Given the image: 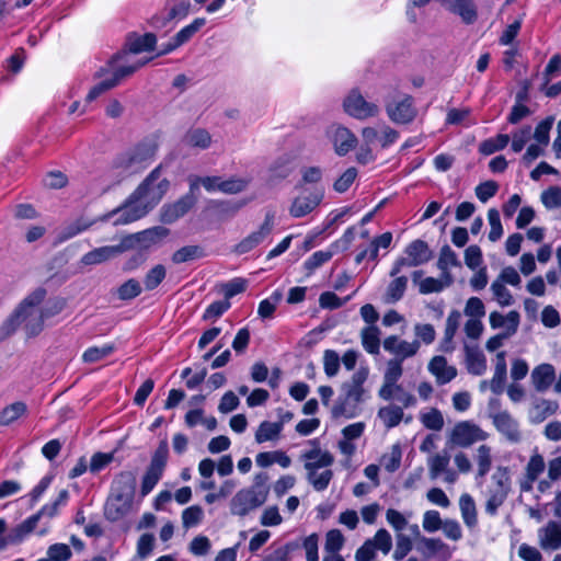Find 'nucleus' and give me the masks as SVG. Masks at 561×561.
I'll return each instance as SVG.
<instances>
[{
  "label": "nucleus",
  "instance_id": "b1692460",
  "mask_svg": "<svg viewBox=\"0 0 561 561\" xmlns=\"http://www.w3.org/2000/svg\"><path fill=\"white\" fill-rule=\"evenodd\" d=\"M383 348L398 356V359H404L415 355L420 348V342L400 341L398 336L391 335L385 339Z\"/></svg>",
  "mask_w": 561,
  "mask_h": 561
},
{
  "label": "nucleus",
  "instance_id": "5701e85b",
  "mask_svg": "<svg viewBox=\"0 0 561 561\" xmlns=\"http://www.w3.org/2000/svg\"><path fill=\"white\" fill-rule=\"evenodd\" d=\"M428 371L436 378L437 385H446L457 376V368L449 366L444 356H434L428 363Z\"/></svg>",
  "mask_w": 561,
  "mask_h": 561
},
{
  "label": "nucleus",
  "instance_id": "5fc2aeb1",
  "mask_svg": "<svg viewBox=\"0 0 561 561\" xmlns=\"http://www.w3.org/2000/svg\"><path fill=\"white\" fill-rule=\"evenodd\" d=\"M167 271L162 264L153 266L146 274L144 283L147 290L156 289L165 278Z\"/></svg>",
  "mask_w": 561,
  "mask_h": 561
},
{
  "label": "nucleus",
  "instance_id": "338daca9",
  "mask_svg": "<svg viewBox=\"0 0 561 561\" xmlns=\"http://www.w3.org/2000/svg\"><path fill=\"white\" fill-rule=\"evenodd\" d=\"M423 425L433 431H440L444 426V419L439 410L432 409L430 412L421 415Z\"/></svg>",
  "mask_w": 561,
  "mask_h": 561
},
{
  "label": "nucleus",
  "instance_id": "6ab92c4d",
  "mask_svg": "<svg viewBox=\"0 0 561 561\" xmlns=\"http://www.w3.org/2000/svg\"><path fill=\"white\" fill-rule=\"evenodd\" d=\"M416 108L413 105L412 96L408 95L394 105L387 106L389 118L396 124L411 123L416 116Z\"/></svg>",
  "mask_w": 561,
  "mask_h": 561
},
{
  "label": "nucleus",
  "instance_id": "bf43d9fd",
  "mask_svg": "<svg viewBox=\"0 0 561 561\" xmlns=\"http://www.w3.org/2000/svg\"><path fill=\"white\" fill-rule=\"evenodd\" d=\"M352 295L345 297L344 299L340 298L333 291H324L319 297V305L323 309H339L344 306L350 299Z\"/></svg>",
  "mask_w": 561,
  "mask_h": 561
},
{
  "label": "nucleus",
  "instance_id": "2f4dec72",
  "mask_svg": "<svg viewBox=\"0 0 561 561\" xmlns=\"http://www.w3.org/2000/svg\"><path fill=\"white\" fill-rule=\"evenodd\" d=\"M540 546L543 549L558 550L561 548V524L550 522L540 531Z\"/></svg>",
  "mask_w": 561,
  "mask_h": 561
},
{
  "label": "nucleus",
  "instance_id": "58836bf2",
  "mask_svg": "<svg viewBox=\"0 0 561 561\" xmlns=\"http://www.w3.org/2000/svg\"><path fill=\"white\" fill-rule=\"evenodd\" d=\"M474 460L478 466L476 479H483L492 467V449L488 445H480L477 449Z\"/></svg>",
  "mask_w": 561,
  "mask_h": 561
},
{
  "label": "nucleus",
  "instance_id": "c9c22d12",
  "mask_svg": "<svg viewBox=\"0 0 561 561\" xmlns=\"http://www.w3.org/2000/svg\"><path fill=\"white\" fill-rule=\"evenodd\" d=\"M403 416V408L396 404H389L378 410V417L388 430L398 426Z\"/></svg>",
  "mask_w": 561,
  "mask_h": 561
},
{
  "label": "nucleus",
  "instance_id": "f257e3e1",
  "mask_svg": "<svg viewBox=\"0 0 561 561\" xmlns=\"http://www.w3.org/2000/svg\"><path fill=\"white\" fill-rule=\"evenodd\" d=\"M160 175L161 165H158L138 185L124 205L112 213V215H119L114 221L115 225H125L142 218L162 199L170 187V182L162 179L154 184Z\"/></svg>",
  "mask_w": 561,
  "mask_h": 561
},
{
  "label": "nucleus",
  "instance_id": "4c0bfd02",
  "mask_svg": "<svg viewBox=\"0 0 561 561\" xmlns=\"http://www.w3.org/2000/svg\"><path fill=\"white\" fill-rule=\"evenodd\" d=\"M337 252V242L331 244L330 249L314 252L304 264L308 274L313 273L317 268L329 262Z\"/></svg>",
  "mask_w": 561,
  "mask_h": 561
},
{
  "label": "nucleus",
  "instance_id": "6e6d98bb",
  "mask_svg": "<svg viewBox=\"0 0 561 561\" xmlns=\"http://www.w3.org/2000/svg\"><path fill=\"white\" fill-rule=\"evenodd\" d=\"M204 517V511L199 505H192L182 512V525L185 529L198 525Z\"/></svg>",
  "mask_w": 561,
  "mask_h": 561
},
{
  "label": "nucleus",
  "instance_id": "680f3d73",
  "mask_svg": "<svg viewBox=\"0 0 561 561\" xmlns=\"http://www.w3.org/2000/svg\"><path fill=\"white\" fill-rule=\"evenodd\" d=\"M553 122L554 118L552 116H548L537 125L534 138L538 141V144L543 146L549 144L550 130L552 128Z\"/></svg>",
  "mask_w": 561,
  "mask_h": 561
},
{
  "label": "nucleus",
  "instance_id": "9d476101",
  "mask_svg": "<svg viewBox=\"0 0 561 561\" xmlns=\"http://www.w3.org/2000/svg\"><path fill=\"white\" fill-rule=\"evenodd\" d=\"M489 434L480 426L470 422L462 421L457 423L450 432L449 443L454 446L467 448L476 442L485 440Z\"/></svg>",
  "mask_w": 561,
  "mask_h": 561
},
{
  "label": "nucleus",
  "instance_id": "c85d7f7f",
  "mask_svg": "<svg viewBox=\"0 0 561 561\" xmlns=\"http://www.w3.org/2000/svg\"><path fill=\"white\" fill-rule=\"evenodd\" d=\"M156 44L157 37L153 33H146L144 35L131 33L128 35L126 41V46L128 47L129 51L134 54L153 50Z\"/></svg>",
  "mask_w": 561,
  "mask_h": 561
},
{
  "label": "nucleus",
  "instance_id": "ddd939ff",
  "mask_svg": "<svg viewBox=\"0 0 561 561\" xmlns=\"http://www.w3.org/2000/svg\"><path fill=\"white\" fill-rule=\"evenodd\" d=\"M275 215L272 211H267L263 224L256 231H253L248 237L242 239L238 244L234 245V253L241 255L252 251L254 248L260 245L273 231Z\"/></svg>",
  "mask_w": 561,
  "mask_h": 561
},
{
  "label": "nucleus",
  "instance_id": "774afa93",
  "mask_svg": "<svg viewBox=\"0 0 561 561\" xmlns=\"http://www.w3.org/2000/svg\"><path fill=\"white\" fill-rule=\"evenodd\" d=\"M541 202L549 209L561 207V188L559 186H551L543 191Z\"/></svg>",
  "mask_w": 561,
  "mask_h": 561
},
{
  "label": "nucleus",
  "instance_id": "a18cd8bd",
  "mask_svg": "<svg viewBox=\"0 0 561 561\" xmlns=\"http://www.w3.org/2000/svg\"><path fill=\"white\" fill-rule=\"evenodd\" d=\"M394 279L390 282L387 287L386 297L388 302H397L399 301L407 289L408 286V277L407 276H393Z\"/></svg>",
  "mask_w": 561,
  "mask_h": 561
},
{
  "label": "nucleus",
  "instance_id": "f3484780",
  "mask_svg": "<svg viewBox=\"0 0 561 561\" xmlns=\"http://www.w3.org/2000/svg\"><path fill=\"white\" fill-rule=\"evenodd\" d=\"M134 499L112 492L104 506V515L110 522H117L126 516L133 506Z\"/></svg>",
  "mask_w": 561,
  "mask_h": 561
},
{
  "label": "nucleus",
  "instance_id": "c756f323",
  "mask_svg": "<svg viewBox=\"0 0 561 561\" xmlns=\"http://www.w3.org/2000/svg\"><path fill=\"white\" fill-rule=\"evenodd\" d=\"M450 266H460V262L457 254L448 244H446L440 249L437 267L440 271L443 278L447 279V284L454 283L453 275L449 272Z\"/></svg>",
  "mask_w": 561,
  "mask_h": 561
},
{
  "label": "nucleus",
  "instance_id": "aec40b11",
  "mask_svg": "<svg viewBox=\"0 0 561 561\" xmlns=\"http://www.w3.org/2000/svg\"><path fill=\"white\" fill-rule=\"evenodd\" d=\"M168 14L165 16H153L150 21L151 26L160 28L174 19L185 18L191 9L188 0H169L167 2Z\"/></svg>",
  "mask_w": 561,
  "mask_h": 561
},
{
  "label": "nucleus",
  "instance_id": "4468645a",
  "mask_svg": "<svg viewBox=\"0 0 561 561\" xmlns=\"http://www.w3.org/2000/svg\"><path fill=\"white\" fill-rule=\"evenodd\" d=\"M344 110L351 116L357 119H366L374 117L379 113V107L371 102H368L358 92H351L344 100Z\"/></svg>",
  "mask_w": 561,
  "mask_h": 561
},
{
  "label": "nucleus",
  "instance_id": "49530a36",
  "mask_svg": "<svg viewBox=\"0 0 561 561\" xmlns=\"http://www.w3.org/2000/svg\"><path fill=\"white\" fill-rule=\"evenodd\" d=\"M206 24V20L204 18L195 19L191 24L184 26L180 30L173 38L176 41L175 44L180 46L187 43L204 25Z\"/></svg>",
  "mask_w": 561,
  "mask_h": 561
},
{
  "label": "nucleus",
  "instance_id": "1a4fd4ad",
  "mask_svg": "<svg viewBox=\"0 0 561 561\" xmlns=\"http://www.w3.org/2000/svg\"><path fill=\"white\" fill-rule=\"evenodd\" d=\"M407 257H399L390 271V276L398 275L405 266L414 267L428 262L432 259V252L428 244L421 240H414L405 248Z\"/></svg>",
  "mask_w": 561,
  "mask_h": 561
},
{
  "label": "nucleus",
  "instance_id": "72a5a7b5",
  "mask_svg": "<svg viewBox=\"0 0 561 561\" xmlns=\"http://www.w3.org/2000/svg\"><path fill=\"white\" fill-rule=\"evenodd\" d=\"M461 314L457 310H453L446 320V327L444 332V339L440 342V351L450 353L454 350V336L458 330Z\"/></svg>",
  "mask_w": 561,
  "mask_h": 561
},
{
  "label": "nucleus",
  "instance_id": "603ef678",
  "mask_svg": "<svg viewBox=\"0 0 561 561\" xmlns=\"http://www.w3.org/2000/svg\"><path fill=\"white\" fill-rule=\"evenodd\" d=\"M24 307H16L10 317L0 327V342L9 339L21 325L19 317Z\"/></svg>",
  "mask_w": 561,
  "mask_h": 561
},
{
  "label": "nucleus",
  "instance_id": "393cba45",
  "mask_svg": "<svg viewBox=\"0 0 561 561\" xmlns=\"http://www.w3.org/2000/svg\"><path fill=\"white\" fill-rule=\"evenodd\" d=\"M556 379V370L551 364L543 363L531 371V382L538 392L547 391Z\"/></svg>",
  "mask_w": 561,
  "mask_h": 561
},
{
  "label": "nucleus",
  "instance_id": "a878e982",
  "mask_svg": "<svg viewBox=\"0 0 561 561\" xmlns=\"http://www.w3.org/2000/svg\"><path fill=\"white\" fill-rule=\"evenodd\" d=\"M466 365L470 374L481 376L486 370V359L477 344L465 345Z\"/></svg>",
  "mask_w": 561,
  "mask_h": 561
},
{
  "label": "nucleus",
  "instance_id": "ea45409f",
  "mask_svg": "<svg viewBox=\"0 0 561 561\" xmlns=\"http://www.w3.org/2000/svg\"><path fill=\"white\" fill-rule=\"evenodd\" d=\"M184 141L190 147L207 149L211 144V136L206 129L194 128L185 134Z\"/></svg>",
  "mask_w": 561,
  "mask_h": 561
},
{
  "label": "nucleus",
  "instance_id": "4be33fe9",
  "mask_svg": "<svg viewBox=\"0 0 561 561\" xmlns=\"http://www.w3.org/2000/svg\"><path fill=\"white\" fill-rule=\"evenodd\" d=\"M440 2L447 10L459 15L466 24H472L478 19L473 0H440Z\"/></svg>",
  "mask_w": 561,
  "mask_h": 561
},
{
  "label": "nucleus",
  "instance_id": "79ce46f5",
  "mask_svg": "<svg viewBox=\"0 0 561 561\" xmlns=\"http://www.w3.org/2000/svg\"><path fill=\"white\" fill-rule=\"evenodd\" d=\"M459 506L461 511V516L463 518L465 524L468 527H473L477 525V508L476 503L471 495L462 494L459 499Z\"/></svg>",
  "mask_w": 561,
  "mask_h": 561
},
{
  "label": "nucleus",
  "instance_id": "412c9836",
  "mask_svg": "<svg viewBox=\"0 0 561 561\" xmlns=\"http://www.w3.org/2000/svg\"><path fill=\"white\" fill-rule=\"evenodd\" d=\"M330 138L339 156L347 154L357 144L356 136L348 128L343 126L332 127Z\"/></svg>",
  "mask_w": 561,
  "mask_h": 561
},
{
  "label": "nucleus",
  "instance_id": "a19ab883",
  "mask_svg": "<svg viewBox=\"0 0 561 561\" xmlns=\"http://www.w3.org/2000/svg\"><path fill=\"white\" fill-rule=\"evenodd\" d=\"M283 431V423L264 421L260 424L256 433L255 440L261 444L267 440H274L278 438Z\"/></svg>",
  "mask_w": 561,
  "mask_h": 561
},
{
  "label": "nucleus",
  "instance_id": "13d9d810",
  "mask_svg": "<svg viewBox=\"0 0 561 561\" xmlns=\"http://www.w3.org/2000/svg\"><path fill=\"white\" fill-rule=\"evenodd\" d=\"M451 284H447V279L426 277L419 283V290L421 294L427 295L432 293H439L444 288L449 287Z\"/></svg>",
  "mask_w": 561,
  "mask_h": 561
},
{
  "label": "nucleus",
  "instance_id": "864d4df0",
  "mask_svg": "<svg viewBox=\"0 0 561 561\" xmlns=\"http://www.w3.org/2000/svg\"><path fill=\"white\" fill-rule=\"evenodd\" d=\"M114 351V344H105L101 347L92 346L84 351L82 354V360L84 363H96L111 355Z\"/></svg>",
  "mask_w": 561,
  "mask_h": 561
},
{
  "label": "nucleus",
  "instance_id": "37998d69",
  "mask_svg": "<svg viewBox=\"0 0 561 561\" xmlns=\"http://www.w3.org/2000/svg\"><path fill=\"white\" fill-rule=\"evenodd\" d=\"M203 256H205V252L199 245H185L172 254V262L181 264Z\"/></svg>",
  "mask_w": 561,
  "mask_h": 561
},
{
  "label": "nucleus",
  "instance_id": "2eb2a0df",
  "mask_svg": "<svg viewBox=\"0 0 561 561\" xmlns=\"http://www.w3.org/2000/svg\"><path fill=\"white\" fill-rule=\"evenodd\" d=\"M490 417L497 432L508 442L516 444L522 440L518 422L507 411L491 413Z\"/></svg>",
  "mask_w": 561,
  "mask_h": 561
},
{
  "label": "nucleus",
  "instance_id": "0eeeda50",
  "mask_svg": "<svg viewBox=\"0 0 561 561\" xmlns=\"http://www.w3.org/2000/svg\"><path fill=\"white\" fill-rule=\"evenodd\" d=\"M140 241V233L124 237L119 244L95 248L85 253L80 262L83 265H98L107 262L124 252L131 250Z\"/></svg>",
  "mask_w": 561,
  "mask_h": 561
},
{
  "label": "nucleus",
  "instance_id": "09e8293b",
  "mask_svg": "<svg viewBox=\"0 0 561 561\" xmlns=\"http://www.w3.org/2000/svg\"><path fill=\"white\" fill-rule=\"evenodd\" d=\"M92 221L85 220L83 218H79L65 227L61 232L58 234V241L65 242L82 231L88 230L92 226Z\"/></svg>",
  "mask_w": 561,
  "mask_h": 561
},
{
  "label": "nucleus",
  "instance_id": "a211bd4d",
  "mask_svg": "<svg viewBox=\"0 0 561 561\" xmlns=\"http://www.w3.org/2000/svg\"><path fill=\"white\" fill-rule=\"evenodd\" d=\"M323 199V192L314 190L308 195L297 196L289 208V214L295 218H301L310 214Z\"/></svg>",
  "mask_w": 561,
  "mask_h": 561
},
{
  "label": "nucleus",
  "instance_id": "de8ad7c7",
  "mask_svg": "<svg viewBox=\"0 0 561 561\" xmlns=\"http://www.w3.org/2000/svg\"><path fill=\"white\" fill-rule=\"evenodd\" d=\"M510 142V136L500 134L494 138H489L480 144L479 151L482 154L490 156L499 150L504 149Z\"/></svg>",
  "mask_w": 561,
  "mask_h": 561
},
{
  "label": "nucleus",
  "instance_id": "c03bdc74",
  "mask_svg": "<svg viewBox=\"0 0 561 561\" xmlns=\"http://www.w3.org/2000/svg\"><path fill=\"white\" fill-rule=\"evenodd\" d=\"M559 409L557 401L539 399L534 403L533 411L535 413L534 420L536 422H542L548 416L553 415Z\"/></svg>",
  "mask_w": 561,
  "mask_h": 561
},
{
  "label": "nucleus",
  "instance_id": "20e7f679",
  "mask_svg": "<svg viewBox=\"0 0 561 561\" xmlns=\"http://www.w3.org/2000/svg\"><path fill=\"white\" fill-rule=\"evenodd\" d=\"M47 291L38 287L27 295L18 307H24L20 313L19 320L24 324V330L28 337L38 335L44 329V312L38 308L44 301Z\"/></svg>",
  "mask_w": 561,
  "mask_h": 561
},
{
  "label": "nucleus",
  "instance_id": "cd10ccee",
  "mask_svg": "<svg viewBox=\"0 0 561 561\" xmlns=\"http://www.w3.org/2000/svg\"><path fill=\"white\" fill-rule=\"evenodd\" d=\"M38 524V515H32L21 524L11 528L7 534V542H12L13 545L21 543L30 534H32Z\"/></svg>",
  "mask_w": 561,
  "mask_h": 561
},
{
  "label": "nucleus",
  "instance_id": "f03ea898",
  "mask_svg": "<svg viewBox=\"0 0 561 561\" xmlns=\"http://www.w3.org/2000/svg\"><path fill=\"white\" fill-rule=\"evenodd\" d=\"M368 377L367 368H359L348 381L341 385V393L331 408L332 419H354L360 411L365 400L364 383Z\"/></svg>",
  "mask_w": 561,
  "mask_h": 561
},
{
  "label": "nucleus",
  "instance_id": "f704fd0d",
  "mask_svg": "<svg viewBox=\"0 0 561 561\" xmlns=\"http://www.w3.org/2000/svg\"><path fill=\"white\" fill-rule=\"evenodd\" d=\"M362 344L369 354H379L380 348V330L376 325H369L362 330Z\"/></svg>",
  "mask_w": 561,
  "mask_h": 561
},
{
  "label": "nucleus",
  "instance_id": "dca6fc26",
  "mask_svg": "<svg viewBox=\"0 0 561 561\" xmlns=\"http://www.w3.org/2000/svg\"><path fill=\"white\" fill-rule=\"evenodd\" d=\"M196 201L197 198L195 195L185 194L176 202L163 205L161 208V221L168 225L173 224L179 218L187 214L196 204Z\"/></svg>",
  "mask_w": 561,
  "mask_h": 561
},
{
  "label": "nucleus",
  "instance_id": "bb28decb",
  "mask_svg": "<svg viewBox=\"0 0 561 561\" xmlns=\"http://www.w3.org/2000/svg\"><path fill=\"white\" fill-rule=\"evenodd\" d=\"M38 524V515H32L21 524L11 528L7 534V542H12L13 545L21 543L30 534H32Z\"/></svg>",
  "mask_w": 561,
  "mask_h": 561
},
{
  "label": "nucleus",
  "instance_id": "052dcab7",
  "mask_svg": "<svg viewBox=\"0 0 561 561\" xmlns=\"http://www.w3.org/2000/svg\"><path fill=\"white\" fill-rule=\"evenodd\" d=\"M488 219L490 224V232H489V240L492 242H496L501 239L503 234V227L500 218V213L495 208H491L488 211Z\"/></svg>",
  "mask_w": 561,
  "mask_h": 561
},
{
  "label": "nucleus",
  "instance_id": "4d7b16f0",
  "mask_svg": "<svg viewBox=\"0 0 561 561\" xmlns=\"http://www.w3.org/2000/svg\"><path fill=\"white\" fill-rule=\"evenodd\" d=\"M116 293H117V297L121 300H130L141 294V286L137 279L130 278L127 282L123 283L117 288Z\"/></svg>",
  "mask_w": 561,
  "mask_h": 561
},
{
  "label": "nucleus",
  "instance_id": "6e6552de",
  "mask_svg": "<svg viewBox=\"0 0 561 561\" xmlns=\"http://www.w3.org/2000/svg\"><path fill=\"white\" fill-rule=\"evenodd\" d=\"M168 457L169 446L167 439H163L154 450L150 465L142 477L140 488L141 496L148 495L160 481L167 466Z\"/></svg>",
  "mask_w": 561,
  "mask_h": 561
},
{
  "label": "nucleus",
  "instance_id": "f8f14e48",
  "mask_svg": "<svg viewBox=\"0 0 561 561\" xmlns=\"http://www.w3.org/2000/svg\"><path fill=\"white\" fill-rule=\"evenodd\" d=\"M450 459L451 455L447 447L431 456L427 460L430 478L436 480L440 476H444L445 482L450 484L455 483L458 479V473L450 468Z\"/></svg>",
  "mask_w": 561,
  "mask_h": 561
},
{
  "label": "nucleus",
  "instance_id": "473e14b6",
  "mask_svg": "<svg viewBox=\"0 0 561 561\" xmlns=\"http://www.w3.org/2000/svg\"><path fill=\"white\" fill-rule=\"evenodd\" d=\"M506 353L499 352L496 354V363L493 378L490 381V389L494 394H501L504 391L506 381L507 366L505 360Z\"/></svg>",
  "mask_w": 561,
  "mask_h": 561
},
{
  "label": "nucleus",
  "instance_id": "8fccbe9b",
  "mask_svg": "<svg viewBox=\"0 0 561 561\" xmlns=\"http://www.w3.org/2000/svg\"><path fill=\"white\" fill-rule=\"evenodd\" d=\"M282 298L283 294L279 290H275L268 298L262 300L257 308L259 316L262 319L272 318Z\"/></svg>",
  "mask_w": 561,
  "mask_h": 561
},
{
  "label": "nucleus",
  "instance_id": "423d86ee",
  "mask_svg": "<svg viewBox=\"0 0 561 561\" xmlns=\"http://www.w3.org/2000/svg\"><path fill=\"white\" fill-rule=\"evenodd\" d=\"M511 490V478L506 467H497L491 477V485L488 489L485 512L491 516L497 513L499 507L505 502Z\"/></svg>",
  "mask_w": 561,
  "mask_h": 561
},
{
  "label": "nucleus",
  "instance_id": "69168bd1",
  "mask_svg": "<svg viewBox=\"0 0 561 561\" xmlns=\"http://www.w3.org/2000/svg\"><path fill=\"white\" fill-rule=\"evenodd\" d=\"M341 358L333 350H327L323 355L324 373L328 377H333L340 369Z\"/></svg>",
  "mask_w": 561,
  "mask_h": 561
},
{
  "label": "nucleus",
  "instance_id": "7c9ffc66",
  "mask_svg": "<svg viewBox=\"0 0 561 561\" xmlns=\"http://www.w3.org/2000/svg\"><path fill=\"white\" fill-rule=\"evenodd\" d=\"M136 477L130 471L119 472L113 480L112 492L135 499Z\"/></svg>",
  "mask_w": 561,
  "mask_h": 561
},
{
  "label": "nucleus",
  "instance_id": "39448f33",
  "mask_svg": "<svg viewBox=\"0 0 561 561\" xmlns=\"http://www.w3.org/2000/svg\"><path fill=\"white\" fill-rule=\"evenodd\" d=\"M157 145L153 142H140L133 149L118 154L113 167L121 172L134 174L140 171L147 162L153 159Z\"/></svg>",
  "mask_w": 561,
  "mask_h": 561
},
{
  "label": "nucleus",
  "instance_id": "7ed1b4c3",
  "mask_svg": "<svg viewBox=\"0 0 561 561\" xmlns=\"http://www.w3.org/2000/svg\"><path fill=\"white\" fill-rule=\"evenodd\" d=\"M316 447L305 451L301 455V459L305 462V469L307 470V480L312 488L318 491H324L330 482L332 481L334 473L329 467L334 462L333 455L328 450H321L318 445V439L309 442Z\"/></svg>",
  "mask_w": 561,
  "mask_h": 561
},
{
  "label": "nucleus",
  "instance_id": "3c124183",
  "mask_svg": "<svg viewBox=\"0 0 561 561\" xmlns=\"http://www.w3.org/2000/svg\"><path fill=\"white\" fill-rule=\"evenodd\" d=\"M401 458V447L399 444H394L388 454L382 455L380 463L388 472H394L400 468Z\"/></svg>",
  "mask_w": 561,
  "mask_h": 561
},
{
  "label": "nucleus",
  "instance_id": "e433bc0d",
  "mask_svg": "<svg viewBox=\"0 0 561 561\" xmlns=\"http://www.w3.org/2000/svg\"><path fill=\"white\" fill-rule=\"evenodd\" d=\"M27 405L23 401L13 402L0 412V426H8L19 420L20 417L26 415Z\"/></svg>",
  "mask_w": 561,
  "mask_h": 561
},
{
  "label": "nucleus",
  "instance_id": "e2e57ef3",
  "mask_svg": "<svg viewBox=\"0 0 561 561\" xmlns=\"http://www.w3.org/2000/svg\"><path fill=\"white\" fill-rule=\"evenodd\" d=\"M344 545V536L339 529L327 533L324 549L328 553H337Z\"/></svg>",
  "mask_w": 561,
  "mask_h": 561
},
{
  "label": "nucleus",
  "instance_id": "9b49d317",
  "mask_svg": "<svg viewBox=\"0 0 561 561\" xmlns=\"http://www.w3.org/2000/svg\"><path fill=\"white\" fill-rule=\"evenodd\" d=\"M265 502L264 493L247 488L238 491L232 497L230 511L232 515L243 517L251 511L262 506Z\"/></svg>",
  "mask_w": 561,
  "mask_h": 561
},
{
  "label": "nucleus",
  "instance_id": "0e129e2a",
  "mask_svg": "<svg viewBox=\"0 0 561 561\" xmlns=\"http://www.w3.org/2000/svg\"><path fill=\"white\" fill-rule=\"evenodd\" d=\"M491 290L494 298L502 307L513 304V296L502 282L495 279L491 285Z\"/></svg>",
  "mask_w": 561,
  "mask_h": 561
}]
</instances>
